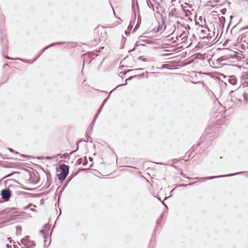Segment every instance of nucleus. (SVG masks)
Wrapping results in <instances>:
<instances>
[{
    "label": "nucleus",
    "instance_id": "1",
    "mask_svg": "<svg viewBox=\"0 0 248 248\" xmlns=\"http://www.w3.org/2000/svg\"><path fill=\"white\" fill-rule=\"evenodd\" d=\"M241 85L239 87V88L234 91H231V93H234V94L232 96L237 99L239 101H242V99H247L248 97V94L246 93L243 87L241 88Z\"/></svg>",
    "mask_w": 248,
    "mask_h": 248
},
{
    "label": "nucleus",
    "instance_id": "2",
    "mask_svg": "<svg viewBox=\"0 0 248 248\" xmlns=\"http://www.w3.org/2000/svg\"><path fill=\"white\" fill-rule=\"evenodd\" d=\"M59 168L61 172L58 174V178L60 181H62L65 179L69 173V167L68 165L63 164L60 166Z\"/></svg>",
    "mask_w": 248,
    "mask_h": 248
},
{
    "label": "nucleus",
    "instance_id": "3",
    "mask_svg": "<svg viewBox=\"0 0 248 248\" xmlns=\"http://www.w3.org/2000/svg\"><path fill=\"white\" fill-rule=\"evenodd\" d=\"M65 44V42H56L51 44L49 45H48L45 47H44L43 49H42L40 51H39L37 54L35 55L34 59H33V61H35L37 59H38L40 56L44 52L45 50L46 49L49 48L50 47H51L52 46H54L56 45H62V44Z\"/></svg>",
    "mask_w": 248,
    "mask_h": 248
},
{
    "label": "nucleus",
    "instance_id": "4",
    "mask_svg": "<svg viewBox=\"0 0 248 248\" xmlns=\"http://www.w3.org/2000/svg\"><path fill=\"white\" fill-rule=\"evenodd\" d=\"M245 174L246 175V176H248V171H240L239 172H236V173L230 174H228V175H225L206 177L204 178L203 179L211 180L213 179L222 177L231 176H234V175H240V174Z\"/></svg>",
    "mask_w": 248,
    "mask_h": 248
},
{
    "label": "nucleus",
    "instance_id": "5",
    "mask_svg": "<svg viewBox=\"0 0 248 248\" xmlns=\"http://www.w3.org/2000/svg\"><path fill=\"white\" fill-rule=\"evenodd\" d=\"M2 198L5 201H8L11 196V191L9 189H4L1 191Z\"/></svg>",
    "mask_w": 248,
    "mask_h": 248
},
{
    "label": "nucleus",
    "instance_id": "6",
    "mask_svg": "<svg viewBox=\"0 0 248 248\" xmlns=\"http://www.w3.org/2000/svg\"><path fill=\"white\" fill-rule=\"evenodd\" d=\"M50 225L48 223L45 225V229L44 230H40V232L43 234V237L45 239L48 236L49 231L50 229Z\"/></svg>",
    "mask_w": 248,
    "mask_h": 248
},
{
    "label": "nucleus",
    "instance_id": "7",
    "mask_svg": "<svg viewBox=\"0 0 248 248\" xmlns=\"http://www.w3.org/2000/svg\"><path fill=\"white\" fill-rule=\"evenodd\" d=\"M241 82H243L241 85H243V88L244 87L248 86V75H245L243 77Z\"/></svg>",
    "mask_w": 248,
    "mask_h": 248
},
{
    "label": "nucleus",
    "instance_id": "8",
    "mask_svg": "<svg viewBox=\"0 0 248 248\" xmlns=\"http://www.w3.org/2000/svg\"><path fill=\"white\" fill-rule=\"evenodd\" d=\"M228 81L231 84L234 85L236 84L237 82V79L234 76H232L229 77Z\"/></svg>",
    "mask_w": 248,
    "mask_h": 248
},
{
    "label": "nucleus",
    "instance_id": "9",
    "mask_svg": "<svg viewBox=\"0 0 248 248\" xmlns=\"http://www.w3.org/2000/svg\"><path fill=\"white\" fill-rule=\"evenodd\" d=\"M15 209V208H6L4 210H3L0 211V216L3 215V214H8Z\"/></svg>",
    "mask_w": 248,
    "mask_h": 248
},
{
    "label": "nucleus",
    "instance_id": "10",
    "mask_svg": "<svg viewBox=\"0 0 248 248\" xmlns=\"http://www.w3.org/2000/svg\"><path fill=\"white\" fill-rule=\"evenodd\" d=\"M24 246L27 248H30V247L34 246L35 244L33 241L30 240L27 242H25V245Z\"/></svg>",
    "mask_w": 248,
    "mask_h": 248
},
{
    "label": "nucleus",
    "instance_id": "11",
    "mask_svg": "<svg viewBox=\"0 0 248 248\" xmlns=\"http://www.w3.org/2000/svg\"><path fill=\"white\" fill-rule=\"evenodd\" d=\"M78 148H79V146L78 145V147H77V149L76 150H74V151H73L72 152H70V153L69 154H68V153H64L63 154V156H64V158L65 159L67 157L69 156V155H72L74 153L76 152V151H78Z\"/></svg>",
    "mask_w": 248,
    "mask_h": 248
},
{
    "label": "nucleus",
    "instance_id": "12",
    "mask_svg": "<svg viewBox=\"0 0 248 248\" xmlns=\"http://www.w3.org/2000/svg\"><path fill=\"white\" fill-rule=\"evenodd\" d=\"M243 42V43L240 45L241 46V48H243V49L248 48V43L246 42L245 40H244Z\"/></svg>",
    "mask_w": 248,
    "mask_h": 248
},
{
    "label": "nucleus",
    "instance_id": "13",
    "mask_svg": "<svg viewBox=\"0 0 248 248\" xmlns=\"http://www.w3.org/2000/svg\"><path fill=\"white\" fill-rule=\"evenodd\" d=\"M29 236H26L24 238H23L20 240L21 242L24 245H25V242H27L28 241H29Z\"/></svg>",
    "mask_w": 248,
    "mask_h": 248
},
{
    "label": "nucleus",
    "instance_id": "14",
    "mask_svg": "<svg viewBox=\"0 0 248 248\" xmlns=\"http://www.w3.org/2000/svg\"><path fill=\"white\" fill-rule=\"evenodd\" d=\"M209 30L207 27H205L204 29H202L201 30V33H202L203 35L209 34V33H207V32H209Z\"/></svg>",
    "mask_w": 248,
    "mask_h": 248
},
{
    "label": "nucleus",
    "instance_id": "15",
    "mask_svg": "<svg viewBox=\"0 0 248 248\" xmlns=\"http://www.w3.org/2000/svg\"><path fill=\"white\" fill-rule=\"evenodd\" d=\"M187 36V33L186 31H184L179 36V38H181L182 40L184 39Z\"/></svg>",
    "mask_w": 248,
    "mask_h": 248
},
{
    "label": "nucleus",
    "instance_id": "16",
    "mask_svg": "<svg viewBox=\"0 0 248 248\" xmlns=\"http://www.w3.org/2000/svg\"><path fill=\"white\" fill-rule=\"evenodd\" d=\"M181 174L183 177H185V178H187V179H192V178H190V177H189L186 176V174H184V173H181ZM204 178V177H203V178H201V179H203V178ZM193 179H200V178H198V177H196V178H193ZM204 180H205V179H204Z\"/></svg>",
    "mask_w": 248,
    "mask_h": 248
},
{
    "label": "nucleus",
    "instance_id": "17",
    "mask_svg": "<svg viewBox=\"0 0 248 248\" xmlns=\"http://www.w3.org/2000/svg\"><path fill=\"white\" fill-rule=\"evenodd\" d=\"M103 107V105H101V106L100 107V108H99V109L98 110V111H97V113L96 114V115L95 116V117H94V121H95L96 119L97 118L99 114L101 112V111H102V108Z\"/></svg>",
    "mask_w": 248,
    "mask_h": 248
},
{
    "label": "nucleus",
    "instance_id": "18",
    "mask_svg": "<svg viewBox=\"0 0 248 248\" xmlns=\"http://www.w3.org/2000/svg\"><path fill=\"white\" fill-rule=\"evenodd\" d=\"M196 182H194L193 183H189L188 184L186 185V184H180V185H179L178 186L179 187H185V186H191V185H192L194 184H195Z\"/></svg>",
    "mask_w": 248,
    "mask_h": 248
},
{
    "label": "nucleus",
    "instance_id": "19",
    "mask_svg": "<svg viewBox=\"0 0 248 248\" xmlns=\"http://www.w3.org/2000/svg\"><path fill=\"white\" fill-rule=\"evenodd\" d=\"M33 206L34 207H36V205H33L32 203H30L29 204H28L27 206H25L23 208V209L24 210H27L28 209L29 207H31V206Z\"/></svg>",
    "mask_w": 248,
    "mask_h": 248
},
{
    "label": "nucleus",
    "instance_id": "20",
    "mask_svg": "<svg viewBox=\"0 0 248 248\" xmlns=\"http://www.w3.org/2000/svg\"><path fill=\"white\" fill-rule=\"evenodd\" d=\"M175 11H176V9L175 8H173L172 9H171L170 12L169 14V16H174V12H175Z\"/></svg>",
    "mask_w": 248,
    "mask_h": 248
},
{
    "label": "nucleus",
    "instance_id": "21",
    "mask_svg": "<svg viewBox=\"0 0 248 248\" xmlns=\"http://www.w3.org/2000/svg\"><path fill=\"white\" fill-rule=\"evenodd\" d=\"M22 61L24 62H29V63H32L34 61L31 60H27V59H23Z\"/></svg>",
    "mask_w": 248,
    "mask_h": 248
},
{
    "label": "nucleus",
    "instance_id": "22",
    "mask_svg": "<svg viewBox=\"0 0 248 248\" xmlns=\"http://www.w3.org/2000/svg\"><path fill=\"white\" fill-rule=\"evenodd\" d=\"M140 22H141V20L140 19V21H139V19L138 18V23H137V25H136L134 29H137L139 27Z\"/></svg>",
    "mask_w": 248,
    "mask_h": 248
},
{
    "label": "nucleus",
    "instance_id": "23",
    "mask_svg": "<svg viewBox=\"0 0 248 248\" xmlns=\"http://www.w3.org/2000/svg\"><path fill=\"white\" fill-rule=\"evenodd\" d=\"M138 60H141L143 62H147V59L146 58H142L141 56H140L138 58Z\"/></svg>",
    "mask_w": 248,
    "mask_h": 248
},
{
    "label": "nucleus",
    "instance_id": "24",
    "mask_svg": "<svg viewBox=\"0 0 248 248\" xmlns=\"http://www.w3.org/2000/svg\"><path fill=\"white\" fill-rule=\"evenodd\" d=\"M82 163H83V162H82V158H79V159L77 160V164H78V165H80V164H81Z\"/></svg>",
    "mask_w": 248,
    "mask_h": 248
},
{
    "label": "nucleus",
    "instance_id": "25",
    "mask_svg": "<svg viewBox=\"0 0 248 248\" xmlns=\"http://www.w3.org/2000/svg\"><path fill=\"white\" fill-rule=\"evenodd\" d=\"M139 76H140V75H135V76H134L133 77H129L128 78H127V80H130L132 79L133 78H137L138 77H139Z\"/></svg>",
    "mask_w": 248,
    "mask_h": 248
},
{
    "label": "nucleus",
    "instance_id": "26",
    "mask_svg": "<svg viewBox=\"0 0 248 248\" xmlns=\"http://www.w3.org/2000/svg\"><path fill=\"white\" fill-rule=\"evenodd\" d=\"M127 81H128V80H127V79H126L125 80V83L120 84V85H118L117 86V87H118L119 86H122L126 85L127 84Z\"/></svg>",
    "mask_w": 248,
    "mask_h": 248
},
{
    "label": "nucleus",
    "instance_id": "27",
    "mask_svg": "<svg viewBox=\"0 0 248 248\" xmlns=\"http://www.w3.org/2000/svg\"><path fill=\"white\" fill-rule=\"evenodd\" d=\"M16 229L17 232H21V227L20 226H17L16 227Z\"/></svg>",
    "mask_w": 248,
    "mask_h": 248
},
{
    "label": "nucleus",
    "instance_id": "28",
    "mask_svg": "<svg viewBox=\"0 0 248 248\" xmlns=\"http://www.w3.org/2000/svg\"><path fill=\"white\" fill-rule=\"evenodd\" d=\"M88 163V161H87V157H85V158H84V161L83 162V165L84 166H85L86 165V164H87Z\"/></svg>",
    "mask_w": 248,
    "mask_h": 248
},
{
    "label": "nucleus",
    "instance_id": "29",
    "mask_svg": "<svg viewBox=\"0 0 248 248\" xmlns=\"http://www.w3.org/2000/svg\"><path fill=\"white\" fill-rule=\"evenodd\" d=\"M147 5H148V6L149 7H153V4L150 2V1H148V0H147Z\"/></svg>",
    "mask_w": 248,
    "mask_h": 248
},
{
    "label": "nucleus",
    "instance_id": "30",
    "mask_svg": "<svg viewBox=\"0 0 248 248\" xmlns=\"http://www.w3.org/2000/svg\"><path fill=\"white\" fill-rule=\"evenodd\" d=\"M20 156L21 157H23L24 158H29V156L28 155H23V154H20Z\"/></svg>",
    "mask_w": 248,
    "mask_h": 248
},
{
    "label": "nucleus",
    "instance_id": "31",
    "mask_svg": "<svg viewBox=\"0 0 248 248\" xmlns=\"http://www.w3.org/2000/svg\"><path fill=\"white\" fill-rule=\"evenodd\" d=\"M108 97H107L103 102L102 105L104 106L105 104L107 102L108 100Z\"/></svg>",
    "mask_w": 248,
    "mask_h": 248
},
{
    "label": "nucleus",
    "instance_id": "32",
    "mask_svg": "<svg viewBox=\"0 0 248 248\" xmlns=\"http://www.w3.org/2000/svg\"><path fill=\"white\" fill-rule=\"evenodd\" d=\"M134 71V70H133V69L128 70H127V71H125V72H123V74L124 75H125L127 73L129 72H131V71Z\"/></svg>",
    "mask_w": 248,
    "mask_h": 248
},
{
    "label": "nucleus",
    "instance_id": "33",
    "mask_svg": "<svg viewBox=\"0 0 248 248\" xmlns=\"http://www.w3.org/2000/svg\"><path fill=\"white\" fill-rule=\"evenodd\" d=\"M248 29V26H246V27H243V28H241V30H240V31H243V30H245V29Z\"/></svg>",
    "mask_w": 248,
    "mask_h": 248
},
{
    "label": "nucleus",
    "instance_id": "34",
    "mask_svg": "<svg viewBox=\"0 0 248 248\" xmlns=\"http://www.w3.org/2000/svg\"><path fill=\"white\" fill-rule=\"evenodd\" d=\"M13 174V173H10V174H9L7 175H6L4 178H6V177H10V176H11Z\"/></svg>",
    "mask_w": 248,
    "mask_h": 248
},
{
    "label": "nucleus",
    "instance_id": "35",
    "mask_svg": "<svg viewBox=\"0 0 248 248\" xmlns=\"http://www.w3.org/2000/svg\"><path fill=\"white\" fill-rule=\"evenodd\" d=\"M144 70V68H137V69H135V70L142 71V70Z\"/></svg>",
    "mask_w": 248,
    "mask_h": 248
},
{
    "label": "nucleus",
    "instance_id": "36",
    "mask_svg": "<svg viewBox=\"0 0 248 248\" xmlns=\"http://www.w3.org/2000/svg\"><path fill=\"white\" fill-rule=\"evenodd\" d=\"M9 150L11 153H15V151H14L13 149H12L11 148H9Z\"/></svg>",
    "mask_w": 248,
    "mask_h": 248
},
{
    "label": "nucleus",
    "instance_id": "37",
    "mask_svg": "<svg viewBox=\"0 0 248 248\" xmlns=\"http://www.w3.org/2000/svg\"><path fill=\"white\" fill-rule=\"evenodd\" d=\"M104 35L105 36L102 37V39H101V40H103L106 38V32L104 33Z\"/></svg>",
    "mask_w": 248,
    "mask_h": 248
},
{
    "label": "nucleus",
    "instance_id": "38",
    "mask_svg": "<svg viewBox=\"0 0 248 248\" xmlns=\"http://www.w3.org/2000/svg\"><path fill=\"white\" fill-rule=\"evenodd\" d=\"M135 48H136L135 46H134V47L133 49L129 50L128 52H132V51H134L135 49Z\"/></svg>",
    "mask_w": 248,
    "mask_h": 248
},
{
    "label": "nucleus",
    "instance_id": "39",
    "mask_svg": "<svg viewBox=\"0 0 248 248\" xmlns=\"http://www.w3.org/2000/svg\"><path fill=\"white\" fill-rule=\"evenodd\" d=\"M30 210L31 211H33V212H36V209H35L34 208H31Z\"/></svg>",
    "mask_w": 248,
    "mask_h": 248
},
{
    "label": "nucleus",
    "instance_id": "40",
    "mask_svg": "<svg viewBox=\"0 0 248 248\" xmlns=\"http://www.w3.org/2000/svg\"><path fill=\"white\" fill-rule=\"evenodd\" d=\"M139 46V42H137L136 43V44H135V46L136 47V46Z\"/></svg>",
    "mask_w": 248,
    "mask_h": 248
},
{
    "label": "nucleus",
    "instance_id": "41",
    "mask_svg": "<svg viewBox=\"0 0 248 248\" xmlns=\"http://www.w3.org/2000/svg\"><path fill=\"white\" fill-rule=\"evenodd\" d=\"M46 159L50 160V159H51L52 158H51L50 156H47V157H46Z\"/></svg>",
    "mask_w": 248,
    "mask_h": 248
},
{
    "label": "nucleus",
    "instance_id": "42",
    "mask_svg": "<svg viewBox=\"0 0 248 248\" xmlns=\"http://www.w3.org/2000/svg\"><path fill=\"white\" fill-rule=\"evenodd\" d=\"M16 155H20V153L17 152H16L15 151V152L14 153Z\"/></svg>",
    "mask_w": 248,
    "mask_h": 248
},
{
    "label": "nucleus",
    "instance_id": "43",
    "mask_svg": "<svg viewBox=\"0 0 248 248\" xmlns=\"http://www.w3.org/2000/svg\"><path fill=\"white\" fill-rule=\"evenodd\" d=\"M14 248H19L17 245H14Z\"/></svg>",
    "mask_w": 248,
    "mask_h": 248
},
{
    "label": "nucleus",
    "instance_id": "44",
    "mask_svg": "<svg viewBox=\"0 0 248 248\" xmlns=\"http://www.w3.org/2000/svg\"><path fill=\"white\" fill-rule=\"evenodd\" d=\"M38 158L39 159H43V158H44V157L41 156V157H38Z\"/></svg>",
    "mask_w": 248,
    "mask_h": 248
},
{
    "label": "nucleus",
    "instance_id": "45",
    "mask_svg": "<svg viewBox=\"0 0 248 248\" xmlns=\"http://www.w3.org/2000/svg\"><path fill=\"white\" fill-rule=\"evenodd\" d=\"M83 141V140H81L78 141V143H77V146H78V143H79V142H80V141Z\"/></svg>",
    "mask_w": 248,
    "mask_h": 248
},
{
    "label": "nucleus",
    "instance_id": "46",
    "mask_svg": "<svg viewBox=\"0 0 248 248\" xmlns=\"http://www.w3.org/2000/svg\"><path fill=\"white\" fill-rule=\"evenodd\" d=\"M159 222H160V220H159V219H158V220H157L156 221V223H157V224H159Z\"/></svg>",
    "mask_w": 248,
    "mask_h": 248
},
{
    "label": "nucleus",
    "instance_id": "47",
    "mask_svg": "<svg viewBox=\"0 0 248 248\" xmlns=\"http://www.w3.org/2000/svg\"><path fill=\"white\" fill-rule=\"evenodd\" d=\"M160 27H159L158 28H157V31H160Z\"/></svg>",
    "mask_w": 248,
    "mask_h": 248
},
{
    "label": "nucleus",
    "instance_id": "48",
    "mask_svg": "<svg viewBox=\"0 0 248 248\" xmlns=\"http://www.w3.org/2000/svg\"><path fill=\"white\" fill-rule=\"evenodd\" d=\"M89 159L90 161H93V158L91 157H89Z\"/></svg>",
    "mask_w": 248,
    "mask_h": 248
},
{
    "label": "nucleus",
    "instance_id": "49",
    "mask_svg": "<svg viewBox=\"0 0 248 248\" xmlns=\"http://www.w3.org/2000/svg\"><path fill=\"white\" fill-rule=\"evenodd\" d=\"M6 58L8 59H12L11 58L8 57V56H6Z\"/></svg>",
    "mask_w": 248,
    "mask_h": 248
},
{
    "label": "nucleus",
    "instance_id": "50",
    "mask_svg": "<svg viewBox=\"0 0 248 248\" xmlns=\"http://www.w3.org/2000/svg\"><path fill=\"white\" fill-rule=\"evenodd\" d=\"M84 141H85V142H88V139H87V140H85Z\"/></svg>",
    "mask_w": 248,
    "mask_h": 248
},
{
    "label": "nucleus",
    "instance_id": "51",
    "mask_svg": "<svg viewBox=\"0 0 248 248\" xmlns=\"http://www.w3.org/2000/svg\"><path fill=\"white\" fill-rule=\"evenodd\" d=\"M246 63L247 64H248V58L247 60Z\"/></svg>",
    "mask_w": 248,
    "mask_h": 248
},
{
    "label": "nucleus",
    "instance_id": "52",
    "mask_svg": "<svg viewBox=\"0 0 248 248\" xmlns=\"http://www.w3.org/2000/svg\"><path fill=\"white\" fill-rule=\"evenodd\" d=\"M94 121H94V120H93V124H94ZM92 127H93V125H92Z\"/></svg>",
    "mask_w": 248,
    "mask_h": 248
},
{
    "label": "nucleus",
    "instance_id": "53",
    "mask_svg": "<svg viewBox=\"0 0 248 248\" xmlns=\"http://www.w3.org/2000/svg\"><path fill=\"white\" fill-rule=\"evenodd\" d=\"M6 246H7V247L8 248H9V244H7Z\"/></svg>",
    "mask_w": 248,
    "mask_h": 248
},
{
    "label": "nucleus",
    "instance_id": "54",
    "mask_svg": "<svg viewBox=\"0 0 248 248\" xmlns=\"http://www.w3.org/2000/svg\"><path fill=\"white\" fill-rule=\"evenodd\" d=\"M176 0H171V2H173V1H175Z\"/></svg>",
    "mask_w": 248,
    "mask_h": 248
},
{
    "label": "nucleus",
    "instance_id": "55",
    "mask_svg": "<svg viewBox=\"0 0 248 248\" xmlns=\"http://www.w3.org/2000/svg\"><path fill=\"white\" fill-rule=\"evenodd\" d=\"M86 170L85 169H81V170Z\"/></svg>",
    "mask_w": 248,
    "mask_h": 248
},
{
    "label": "nucleus",
    "instance_id": "56",
    "mask_svg": "<svg viewBox=\"0 0 248 248\" xmlns=\"http://www.w3.org/2000/svg\"><path fill=\"white\" fill-rule=\"evenodd\" d=\"M230 18L232 19V16H231Z\"/></svg>",
    "mask_w": 248,
    "mask_h": 248
},
{
    "label": "nucleus",
    "instance_id": "57",
    "mask_svg": "<svg viewBox=\"0 0 248 248\" xmlns=\"http://www.w3.org/2000/svg\"><path fill=\"white\" fill-rule=\"evenodd\" d=\"M57 155L58 156H60V155H61L60 154H58Z\"/></svg>",
    "mask_w": 248,
    "mask_h": 248
},
{
    "label": "nucleus",
    "instance_id": "58",
    "mask_svg": "<svg viewBox=\"0 0 248 248\" xmlns=\"http://www.w3.org/2000/svg\"><path fill=\"white\" fill-rule=\"evenodd\" d=\"M1 202H2L0 201V203H1Z\"/></svg>",
    "mask_w": 248,
    "mask_h": 248
}]
</instances>
